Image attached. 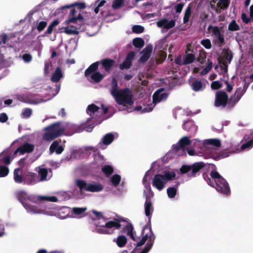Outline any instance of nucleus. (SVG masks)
<instances>
[{"mask_svg": "<svg viewBox=\"0 0 253 253\" xmlns=\"http://www.w3.org/2000/svg\"><path fill=\"white\" fill-rule=\"evenodd\" d=\"M113 63V61L112 60H103L101 62L102 68H103L106 72H108L110 69V68L112 66Z\"/></svg>", "mask_w": 253, "mask_h": 253, "instance_id": "nucleus-46", "label": "nucleus"}, {"mask_svg": "<svg viewBox=\"0 0 253 253\" xmlns=\"http://www.w3.org/2000/svg\"><path fill=\"white\" fill-rule=\"evenodd\" d=\"M210 175L211 178L205 179L210 185L214 187L218 192L221 194L228 195L230 193V190L228 183L218 172L215 170H212L211 172Z\"/></svg>", "mask_w": 253, "mask_h": 253, "instance_id": "nucleus-4", "label": "nucleus"}, {"mask_svg": "<svg viewBox=\"0 0 253 253\" xmlns=\"http://www.w3.org/2000/svg\"><path fill=\"white\" fill-rule=\"evenodd\" d=\"M195 57L192 53H187L183 56V64H188L192 63L195 60Z\"/></svg>", "mask_w": 253, "mask_h": 253, "instance_id": "nucleus-48", "label": "nucleus"}, {"mask_svg": "<svg viewBox=\"0 0 253 253\" xmlns=\"http://www.w3.org/2000/svg\"><path fill=\"white\" fill-rule=\"evenodd\" d=\"M102 108H100L94 104H91L88 106L86 109V113L90 116V117L86 120L88 124L92 122L93 124H98L102 122L103 119L101 118L102 115L106 114L108 111V108L101 104Z\"/></svg>", "mask_w": 253, "mask_h": 253, "instance_id": "nucleus-7", "label": "nucleus"}, {"mask_svg": "<svg viewBox=\"0 0 253 253\" xmlns=\"http://www.w3.org/2000/svg\"><path fill=\"white\" fill-rule=\"evenodd\" d=\"M168 46V42L166 40H161L159 42L157 45V48H158L159 50H161V51H164L165 50H166Z\"/></svg>", "mask_w": 253, "mask_h": 253, "instance_id": "nucleus-55", "label": "nucleus"}, {"mask_svg": "<svg viewBox=\"0 0 253 253\" xmlns=\"http://www.w3.org/2000/svg\"><path fill=\"white\" fill-rule=\"evenodd\" d=\"M110 90L112 96L116 95V93L120 90V89L118 88L117 82L115 78L112 79Z\"/></svg>", "mask_w": 253, "mask_h": 253, "instance_id": "nucleus-44", "label": "nucleus"}, {"mask_svg": "<svg viewBox=\"0 0 253 253\" xmlns=\"http://www.w3.org/2000/svg\"><path fill=\"white\" fill-rule=\"evenodd\" d=\"M47 23L45 21H37L36 22V28L39 32L42 31L47 26Z\"/></svg>", "mask_w": 253, "mask_h": 253, "instance_id": "nucleus-52", "label": "nucleus"}, {"mask_svg": "<svg viewBox=\"0 0 253 253\" xmlns=\"http://www.w3.org/2000/svg\"><path fill=\"white\" fill-rule=\"evenodd\" d=\"M152 46L151 45L147 46L140 54L139 60L141 62H146L150 57L152 51Z\"/></svg>", "mask_w": 253, "mask_h": 253, "instance_id": "nucleus-30", "label": "nucleus"}, {"mask_svg": "<svg viewBox=\"0 0 253 253\" xmlns=\"http://www.w3.org/2000/svg\"><path fill=\"white\" fill-rule=\"evenodd\" d=\"M168 95V93L165 91L164 88H160L153 94V103H150L148 105L149 106V108H144L142 109L141 106H137L134 109V110L139 111L142 113L149 112L153 110L157 103L165 100L167 99Z\"/></svg>", "mask_w": 253, "mask_h": 253, "instance_id": "nucleus-8", "label": "nucleus"}, {"mask_svg": "<svg viewBox=\"0 0 253 253\" xmlns=\"http://www.w3.org/2000/svg\"><path fill=\"white\" fill-rule=\"evenodd\" d=\"M230 2V0H211L210 6L216 13L220 14L228 7Z\"/></svg>", "mask_w": 253, "mask_h": 253, "instance_id": "nucleus-14", "label": "nucleus"}, {"mask_svg": "<svg viewBox=\"0 0 253 253\" xmlns=\"http://www.w3.org/2000/svg\"><path fill=\"white\" fill-rule=\"evenodd\" d=\"M144 28L140 25H134L132 28L133 32L139 34L142 33L144 31Z\"/></svg>", "mask_w": 253, "mask_h": 253, "instance_id": "nucleus-64", "label": "nucleus"}, {"mask_svg": "<svg viewBox=\"0 0 253 253\" xmlns=\"http://www.w3.org/2000/svg\"><path fill=\"white\" fill-rule=\"evenodd\" d=\"M52 63L50 61H46L44 63V74L47 75L52 69Z\"/></svg>", "mask_w": 253, "mask_h": 253, "instance_id": "nucleus-59", "label": "nucleus"}, {"mask_svg": "<svg viewBox=\"0 0 253 253\" xmlns=\"http://www.w3.org/2000/svg\"><path fill=\"white\" fill-rule=\"evenodd\" d=\"M38 173L39 175L40 182L47 181L50 179L52 177V172L51 171H48L47 169L44 168H40L39 169Z\"/></svg>", "mask_w": 253, "mask_h": 253, "instance_id": "nucleus-29", "label": "nucleus"}, {"mask_svg": "<svg viewBox=\"0 0 253 253\" xmlns=\"http://www.w3.org/2000/svg\"><path fill=\"white\" fill-rule=\"evenodd\" d=\"M191 142V141L189 137L188 136H184L179 140L178 144L173 146V149L178 155H181L182 153L180 152L182 151V153H184L183 148L189 145Z\"/></svg>", "mask_w": 253, "mask_h": 253, "instance_id": "nucleus-16", "label": "nucleus"}, {"mask_svg": "<svg viewBox=\"0 0 253 253\" xmlns=\"http://www.w3.org/2000/svg\"><path fill=\"white\" fill-rule=\"evenodd\" d=\"M92 212L96 216L98 220L95 221L96 232L100 234H111L115 229H119L121 224L117 220L106 221L101 212L92 210Z\"/></svg>", "mask_w": 253, "mask_h": 253, "instance_id": "nucleus-2", "label": "nucleus"}, {"mask_svg": "<svg viewBox=\"0 0 253 253\" xmlns=\"http://www.w3.org/2000/svg\"><path fill=\"white\" fill-rule=\"evenodd\" d=\"M134 56L135 52L133 51L130 52L127 55L125 60L120 65V68L122 69L129 68Z\"/></svg>", "mask_w": 253, "mask_h": 253, "instance_id": "nucleus-32", "label": "nucleus"}, {"mask_svg": "<svg viewBox=\"0 0 253 253\" xmlns=\"http://www.w3.org/2000/svg\"><path fill=\"white\" fill-rule=\"evenodd\" d=\"M75 184L80 189L81 192L83 190H85L90 192H98L103 189V186L97 182L87 183L84 180L77 179L75 180Z\"/></svg>", "mask_w": 253, "mask_h": 253, "instance_id": "nucleus-11", "label": "nucleus"}, {"mask_svg": "<svg viewBox=\"0 0 253 253\" xmlns=\"http://www.w3.org/2000/svg\"><path fill=\"white\" fill-rule=\"evenodd\" d=\"M240 26L237 24L235 19L229 24L228 26V30L229 31H237L240 30Z\"/></svg>", "mask_w": 253, "mask_h": 253, "instance_id": "nucleus-50", "label": "nucleus"}, {"mask_svg": "<svg viewBox=\"0 0 253 253\" xmlns=\"http://www.w3.org/2000/svg\"><path fill=\"white\" fill-rule=\"evenodd\" d=\"M9 38L5 34L0 35V51L4 52L6 49H11L14 45Z\"/></svg>", "mask_w": 253, "mask_h": 253, "instance_id": "nucleus-18", "label": "nucleus"}, {"mask_svg": "<svg viewBox=\"0 0 253 253\" xmlns=\"http://www.w3.org/2000/svg\"><path fill=\"white\" fill-rule=\"evenodd\" d=\"M176 178L173 170H165L160 173L155 174L152 180V186L158 191L163 190L168 182Z\"/></svg>", "mask_w": 253, "mask_h": 253, "instance_id": "nucleus-5", "label": "nucleus"}, {"mask_svg": "<svg viewBox=\"0 0 253 253\" xmlns=\"http://www.w3.org/2000/svg\"><path fill=\"white\" fill-rule=\"evenodd\" d=\"M147 200L145 203V214L148 218V224L145 226L142 231V237L136 236L133 231V228L129 226L126 229V234L133 241L136 242V247L131 253H147L151 249L155 241V237L153 234L151 228L149 225L153 207L151 202Z\"/></svg>", "mask_w": 253, "mask_h": 253, "instance_id": "nucleus-1", "label": "nucleus"}, {"mask_svg": "<svg viewBox=\"0 0 253 253\" xmlns=\"http://www.w3.org/2000/svg\"><path fill=\"white\" fill-rule=\"evenodd\" d=\"M60 88V85H56L55 90L50 88L49 97L46 99L42 98H34L31 99L28 94H24L22 95H18L17 96V99L21 102H23L28 104L37 105L46 101L50 100L55 96L59 91Z\"/></svg>", "mask_w": 253, "mask_h": 253, "instance_id": "nucleus-9", "label": "nucleus"}, {"mask_svg": "<svg viewBox=\"0 0 253 253\" xmlns=\"http://www.w3.org/2000/svg\"><path fill=\"white\" fill-rule=\"evenodd\" d=\"M59 23L58 19L54 20L48 26L47 29L44 33V35L50 34L53 31V28Z\"/></svg>", "mask_w": 253, "mask_h": 253, "instance_id": "nucleus-49", "label": "nucleus"}, {"mask_svg": "<svg viewBox=\"0 0 253 253\" xmlns=\"http://www.w3.org/2000/svg\"><path fill=\"white\" fill-rule=\"evenodd\" d=\"M117 104L122 106L119 110H124L125 106H131L133 103V94L128 88L120 89L116 95L113 96Z\"/></svg>", "mask_w": 253, "mask_h": 253, "instance_id": "nucleus-6", "label": "nucleus"}, {"mask_svg": "<svg viewBox=\"0 0 253 253\" xmlns=\"http://www.w3.org/2000/svg\"><path fill=\"white\" fill-rule=\"evenodd\" d=\"M115 135L117 136V134H113L112 133H108L105 134L101 139L98 144V147L100 149H104V145L107 146L110 145L114 140Z\"/></svg>", "mask_w": 253, "mask_h": 253, "instance_id": "nucleus-22", "label": "nucleus"}, {"mask_svg": "<svg viewBox=\"0 0 253 253\" xmlns=\"http://www.w3.org/2000/svg\"><path fill=\"white\" fill-rule=\"evenodd\" d=\"M72 127H75L76 126L63 123H56L52 124L44 128L46 132L43 135V139L45 141H51L55 138L61 136L65 130Z\"/></svg>", "mask_w": 253, "mask_h": 253, "instance_id": "nucleus-3", "label": "nucleus"}, {"mask_svg": "<svg viewBox=\"0 0 253 253\" xmlns=\"http://www.w3.org/2000/svg\"><path fill=\"white\" fill-rule=\"evenodd\" d=\"M192 7L191 4H189L186 7L183 16V23L187 24L190 20L191 16Z\"/></svg>", "mask_w": 253, "mask_h": 253, "instance_id": "nucleus-42", "label": "nucleus"}, {"mask_svg": "<svg viewBox=\"0 0 253 253\" xmlns=\"http://www.w3.org/2000/svg\"><path fill=\"white\" fill-rule=\"evenodd\" d=\"M191 87L195 91H201L206 88V84L199 80H194L191 84Z\"/></svg>", "mask_w": 253, "mask_h": 253, "instance_id": "nucleus-33", "label": "nucleus"}, {"mask_svg": "<svg viewBox=\"0 0 253 253\" xmlns=\"http://www.w3.org/2000/svg\"><path fill=\"white\" fill-rule=\"evenodd\" d=\"M114 241L116 242L118 247L122 248L126 244L127 239L126 236L121 235L119 236L116 239H114Z\"/></svg>", "mask_w": 253, "mask_h": 253, "instance_id": "nucleus-45", "label": "nucleus"}, {"mask_svg": "<svg viewBox=\"0 0 253 253\" xmlns=\"http://www.w3.org/2000/svg\"><path fill=\"white\" fill-rule=\"evenodd\" d=\"M17 197L19 201L22 204V202H27L24 200H29L32 202H36L35 197L33 196H30L25 191H20L17 193Z\"/></svg>", "mask_w": 253, "mask_h": 253, "instance_id": "nucleus-35", "label": "nucleus"}, {"mask_svg": "<svg viewBox=\"0 0 253 253\" xmlns=\"http://www.w3.org/2000/svg\"><path fill=\"white\" fill-rule=\"evenodd\" d=\"M205 166L203 162H197L192 166L183 165L180 169L181 174L188 173L189 176H194L195 174Z\"/></svg>", "mask_w": 253, "mask_h": 253, "instance_id": "nucleus-13", "label": "nucleus"}, {"mask_svg": "<svg viewBox=\"0 0 253 253\" xmlns=\"http://www.w3.org/2000/svg\"><path fill=\"white\" fill-rule=\"evenodd\" d=\"M191 144L192 147L195 149H197L199 156H201L205 153V140H200L198 139H194L191 140Z\"/></svg>", "mask_w": 253, "mask_h": 253, "instance_id": "nucleus-24", "label": "nucleus"}, {"mask_svg": "<svg viewBox=\"0 0 253 253\" xmlns=\"http://www.w3.org/2000/svg\"><path fill=\"white\" fill-rule=\"evenodd\" d=\"M124 4V0H114L112 7L116 9L120 8Z\"/></svg>", "mask_w": 253, "mask_h": 253, "instance_id": "nucleus-62", "label": "nucleus"}, {"mask_svg": "<svg viewBox=\"0 0 253 253\" xmlns=\"http://www.w3.org/2000/svg\"><path fill=\"white\" fill-rule=\"evenodd\" d=\"M71 211V208L67 207H62L60 208L58 211H56L57 217L61 219H65L69 217V213Z\"/></svg>", "mask_w": 253, "mask_h": 253, "instance_id": "nucleus-37", "label": "nucleus"}, {"mask_svg": "<svg viewBox=\"0 0 253 253\" xmlns=\"http://www.w3.org/2000/svg\"><path fill=\"white\" fill-rule=\"evenodd\" d=\"M98 64V62L92 64L85 71V76L90 82H99L104 76V75L96 71Z\"/></svg>", "mask_w": 253, "mask_h": 253, "instance_id": "nucleus-12", "label": "nucleus"}, {"mask_svg": "<svg viewBox=\"0 0 253 253\" xmlns=\"http://www.w3.org/2000/svg\"><path fill=\"white\" fill-rule=\"evenodd\" d=\"M177 192V187H169L167 190L168 196L170 199L174 198Z\"/></svg>", "mask_w": 253, "mask_h": 253, "instance_id": "nucleus-47", "label": "nucleus"}, {"mask_svg": "<svg viewBox=\"0 0 253 253\" xmlns=\"http://www.w3.org/2000/svg\"><path fill=\"white\" fill-rule=\"evenodd\" d=\"M63 77V73L59 67L56 68L55 71L53 73L51 80L53 82L57 83L60 81V80Z\"/></svg>", "mask_w": 253, "mask_h": 253, "instance_id": "nucleus-38", "label": "nucleus"}, {"mask_svg": "<svg viewBox=\"0 0 253 253\" xmlns=\"http://www.w3.org/2000/svg\"><path fill=\"white\" fill-rule=\"evenodd\" d=\"M149 172L150 170L147 171L142 180L143 184L145 188V189L144 190V193L147 198H150L153 196V193L149 182V177H148V175L149 174Z\"/></svg>", "mask_w": 253, "mask_h": 253, "instance_id": "nucleus-20", "label": "nucleus"}, {"mask_svg": "<svg viewBox=\"0 0 253 253\" xmlns=\"http://www.w3.org/2000/svg\"><path fill=\"white\" fill-rule=\"evenodd\" d=\"M34 149L33 144L28 142L24 143L23 145L19 146L14 152V155L16 156L18 154L23 155L25 153H29L33 151Z\"/></svg>", "mask_w": 253, "mask_h": 253, "instance_id": "nucleus-23", "label": "nucleus"}, {"mask_svg": "<svg viewBox=\"0 0 253 253\" xmlns=\"http://www.w3.org/2000/svg\"><path fill=\"white\" fill-rule=\"evenodd\" d=\"M32 114V110L30 108H25L23 110L21 116L23 118H29Z\"/></svg>", "mask_w": 253, "mask_h": 253, "instance_id": "nucleus-61", "label": "nucleus"}, {"mask_svg": "<svg viewBox=\"0 0 253 253\" xmlns=\"http://www.w3.org/2000/svg\"><path fill=\"white\" fill-rule=\"evenodd\" d=\"M208 30L211 34L213 42L215 44L221 46L224 43V31L223 27L209 25Z\"/></svg>", "mask_w": 253, "mask_h": 253, "instance_id": "nucleus-10", "label": "nucleus"}, {"mask_svg": "<svg viewBox=\"0 0 253 253\" xmlns=\"http://www.w3.org/2000/svg\"><path fill=\"white\" fill-rule=\"evenodd\" d=\"M73 6H77L78 8L80 9H83L86 7V5L84 2H74L71 4L65 5L61 7L62 9L63 8H70Z\"/></svg>", "mask_w": 253, "mask_h": 253, "instance_id": "nucleus-51", "label": "nucleus"}, {"mask_svg": "<svg viewBox=\"0 0 253 253\" xmlns=\"http://www.w3.org/2000/svg\"><path fill=\"white\" fill-rule=\"evenodd\" d=\"M82 21L79 23L76 24L75 25H71L66 27H63L61 29V32H64L67 35H78L80 31L83 30L82 28Z\"/></svg>", "mask_w": 253, "mask_h": 253, "instance_id": "nucleus-17", "label": "nucleus"}, {"mask_svg": "<svg viewBox=\"0 0 253 253\" xmlns=\"http://www.w3.org/2000/svg\"><path fill=\"white\" fill-rule=\"evenodd\" d=\"M175 24V21L173 20H169L168 19H162L157 22V25L159 28H162L167 30L170 29L174 26Z\"/></svg>", "mask_w": 253, "mask_h": 253, "instance_id": "nucleus-26", "label": "nucleus"}, {"mask_svg": "<svg viewBox=\"0 0 253 253\" xmlns=\"http://www.w3.org/2000/svg\"><path fill=\"white\" fill-rule=\"evenodd\" d=\"M253 147V134L245 135L241 146V151L249 150Z\"/></svg>", "mask_w": 253, "mask_h": 253, "instance_id": "nucleus-25", "label": "nucleus"}, {"mask_svg": "<svg viewBox=\"0 0 253 253\" xmlns=\"http://www.w3.org/2000/svg\"><path fill=\"white\" fill-rule=\"evenodd\" d=\"M121 177L120 175L115 174L111 177V178L110 179V181H111L112 185L113 186L116 187L119 184V183L121 181Z\"/></svg>", "mask_w": 253, "mask_h": 253, "instance_id": "nucleus-54", "label": "nucleus"}, {"mask_svg": "<svg viewBox=\"0 0 253 253\" xmlns=\"http://www.w3.org/2000/svg\"><path fill=\"white\" fill-rule=\"evenodd\" d=\"M106 2V1L104 0H102L101 1L99 2V1H96L94 4L96 6L94 9V12L95 14L98 13L99 11V8L102 6Z\"/></svg>", "mask_w": 253, "mask_h": 253, "instance_id": "nucleus-63", "label": "nucleus"}, {"mask_svg": "<svg viewBox=\"0 0 253 253\" xmlns=\"http://www.w3.org/2000/svg\"><path fill=\"white\" fill-rule=\"evenodd\" d=\"M38 199L43 200L51 202H57L58 201V199L57 196H38Z\"/></svg>", "mask_w": 253, "mask_h": 253, "instance_id": "nucleus-53", "label": "nucleus"}, {"mask_svg": "<svg viewBox=\"0 0 253 253\" xmlns=\"http://www.w3.org/2000/svg\"><path fill=\"white\" fill-rule=\"evenodd\" d=\"M39 182V177L35 173H29L24 178V183L28 185H34Z\"/></svg>", "mask_w": 253, "mask_h": 253, "instance_id": "nucleus-28", "label": "nucleus"}, {"mask_svg": "<svg viewBox=\"0 0 253 253\" xmlns=\"http://www.w3.org/2000/svg\"><path fill=\"white\" fill-rule=\"evenodd\" d=\"M247 88L248 85H246V83L244 84L243 87H238L236 89L234 94L230 97L228 102L229 104H231V106H234L237 103L245 93Z\"/></svg>", "mask_w": 253, "mask_h": 253, "instance_id": "nucleus-15", "label": "nucleus"}, {"mask_svg": "<svg viewBox=\"0 0 253 253\" xmlns=\"http://www.w3.org/2000/svg\"><path fill=\"white\" fill-rule=\"evenodd\" d=\"M205 140V152L212 147H219L221 146V141L217 138H211Z\"/></svg>", "mask_w": 253, "mask_h": 253, "instance_id": "nucleus-27", "label": "nucleus"}, {"mask_svg": "<svg viewBox=\"0 0 253 253\" xmlns=\"http://www.w3.org/2000/svg\"><path fill=\"white\" fill-rule=\"evenodd\" d=\"M133 44L136 47L140 48L144 45V42L141 38H137L133 39Z\"/></svg>", "mask_w": 253, "mask_h": 253, "instance_id": "nucleus-56", "label": "nucleus"}, {"mask_svg": "<svg viewBox=\"0 0 253 253\" xmlns=\"http://www.w3.org/2000/svg\"><path fill=\"white\" fill-rule=\"evenodd\" d=\"M22 170L20 168L15 169L14 171V180L17 183H21L24 182V179L22 176Z\"/></svg>", "mask_w": 253, "mask_h": 253, "instance_id": "nucleus-40", "label": "nucleus"}, {"mask_svg": "<svg viewBox=\"0 0 253 253\" xmlns=\"http://www.w3.org/2000/svg\"><path fill=\"white\" fill-rule=\"evenodd\" d=\"M22 205L27 213L31 214H41L42 213V208L36 205H32L28 202H22Z\"/></svg>", "mask_w": 253, "mask_h": 253, "instance_id": "nucleus-21", "label": "nucleus"}, {"mask_svg": "<svg viewBox=\"0 0 253 253\" xmlns=\"http://www.w3.org/2000/svg\"><path fill=\"white\" fill-rule=\"evenodd\" d=\"M9 169L7 167L5 166H0V177H5L8 175Z\"/></svg>", "mask_w": 253, "mask_h": 253, "instance_id": "nucleus-60", "label": "nucleus"}, {"mask_svg": "<svg viewBox=\"0 0 253 253\" xmlns=\"http://www.w3.org/2000/svg\"><path fill=\"white\" fill-rule=\"evenodd\" d=\"M183 128L187 131L195 132L197 130V126L193 121H188L184 123Z\"/></svg>", "mask_w": 253, "mask_h": 253, "instance_id": "nucleus-41", "label": "nucleus"}, {"mask_svg": "<svg viewBox=\"0 0 253 253\" xmlns=\"http://www.w3.org/2000/svg\"><path fill=\"white\" fill-rule=\"evenodd\" d=\"M228 100V95L224 91H217L216 93L215 106L225 107Z\"/></svg>", "mask_w": 253, "mask_h": 253, "instance_id": "nucleus-19", "label": "nucleus"}, {"mask_svg": "<svg viewBox=\"0 0 253 253\" xmlns=\"http://www.w3.org/2000/svg\"><path fill=\"white\" fill-rule=\"evenodd\" d=\"M102 170L105 174L109 175L113 173L114 169L110 165H104L102 168Z\"/></svg>", "mask_w": 253, "mask_h": 253, "instance_id": "nucleus-57", "label": "nucleus"}, {"mask_svg": "<svg viewBox=\"0 0 253 253\" xmlns=\"http://www.w3.org/2000/svg\"><path fill=\"white\" fill-rule=\"evenodd\" d=\"M49 150L51 153L55 152L56 154H59L63 152L64 149L62 146L59 145L58 141H54L50 145Z\"/></svg>", "mask_w": 253, "mask_h": 253, "instance_id": "nucleus-39", "label": "nucleus"}, {"mask_svg": "<svg viewBox=\"0 0 253 253\" xmlns=\"http://www.w3.org/2000/svg\"><path fill=\"white\" fill-rule=\"evenodd\" d=\"M58 201L68 200L73 196V192L71 191H61L56 193Z\"/></svg>", "mask_w": 253, "mask_h": 253, "instance_id": "nucleus-34", "label": "nucleus"}, {"mask_svg": "<svg viewBox=\"0 0 253 253\" xmlns=\"http://www.w3.org/2000/svg\"><path fill=\"white\" fill-rule=\"evenodd\" d=\"M87 210L86 207H73L71 208L72 213L74 214L73 217L81 218L84 216V212Z\"/></svg>", "mask_w": 253, "mask_h": 253, "instance_id": "nucleus-36", "label": "nucleus"}, {"mask_svg": "<svg viewBox=\"0 0 253 253\" xmlns=\"http://www.w3.org/2000/svg\"><path fill=\"white\" fill-rule=\"evenodd\" d=\"M76 13V10L74 8L71 9L69 15V18L65 21V24H69L70 23H75L77 20H82L83 16L80 13L77 17H75L74 15Z\"/></svg>", "mask_w": 253, "mask_h": 253, "instance_id": "nucleus-31", "label": "nucleus"}, {"mask_svg": "<svg viewBox=\"0 0 253 253\" xmlns=\"http://www.w3.org/2000/svg\"><path fill=\"white\" fill-rule=\"evenodd\" d=\"M19 58L21 59L24 63L29 64L33 60V56L31 54L29 53H24L22 55L19 56Z\"/></svg>", "mask_w": 253, "mask_h": 253, "instance_id": "nucleus-43", "label": "nucleus"}, {"mask_svg": "<svg viewBox=\"0 0 253 253\" xmlns=\"http://www.w3.org/2000/svg\"><path fill=\"white\" fill-rule=\"evenodd\" d=\"M212 67V62L210 60H208V65L201 71L200 73L201 75H205L208 73Z\"/></svg>", "mask_w": 253, "mask_h": 253, "instance_id": "nucleus-58", "label": "nucleus"}]
</instances>
